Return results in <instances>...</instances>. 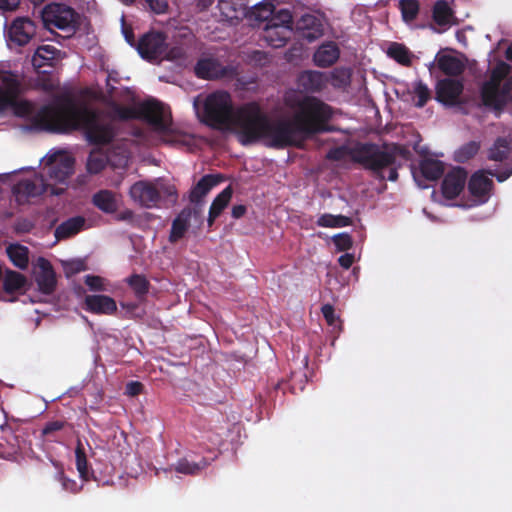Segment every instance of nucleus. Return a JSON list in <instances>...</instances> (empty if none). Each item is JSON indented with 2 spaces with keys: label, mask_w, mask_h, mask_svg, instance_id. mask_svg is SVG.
<instances>
[{
  "label": "nucleus",
  "mask_w": 512,
  "mask_h": 512,
  "mask_svg": "<svg viewBox=\"0 0 512 512\" xmlns=\"http://www.w3.org/2000/svg\"><path fill=\"white\" fill-rule=\"evenodd\" d=\"M286 101L293 109L292 119L272 120L256 103L234 110L230 94L216 91L204 101V117L212 127L233 130L244 145L263 141L271 147L299 145L308 135L321 130L331 117L330 107L316 98L303 97L293 102L287 97Z\"/></svg>",
  "instance_id": "f257e3e1"
},
{
  "label": "nucleus",
  "mask_w": 512,
  "mask_h": 512,
  "mask_svg": "<svg viewBox=\"0 0 512 512\" xmlns=\"http://www.w3.org/2000/svg\"><path fill=\"white\" fill-rule=\"evenodd\" d=\"M19 86L17 75L0 71V112L11 108L17 116L34 120L46 129H83L87 139L96 144L108 143L113 138L111 121L85 103L68 99L57 109L37 110L31 102L19 98Z\"/></svg>",
  "instance_id": "f03ea898"
},
{
  "label": "nucleus",
  "mask_w": 512,
  "mask_h": 512,
  "mask_svg": "<svg viewBox=\"0 0 512 512\" xmlns=\"http://www.w3.org/2000/svg\"><path fill=\"white\" fill-rule=\"evenodd\" d=\"M405 149L400 146H383L375 144H357L351 149L338 147L328 152L332 160H342L349 153L351 158L370 170L381 180L396 181L398 178L397 155H402Z\"/></svg>",
  "instance_id": "7ed1b4c3"
},
{
  "label": "nucleus",
  "mask_w": 512,
  "mask_h": 512,
  "mask_svg": "<svg viewBox=\"0 0 512 512\" xmlns=\"http://www.w3.org/2000/svg\"><path fill=\"white\" fill-rule=\"evenodd\" d=\"M109 113L111 118L119 120L143 118L163 142H184L185 135L172 127L169 113L156 100H148L134 107L120 106L113 102Z\"/></svg>",
  "instance_id": "20e7f679"
},
{
  "label": "nucleus",
  "mask_w": 512,
  "mask_h": 512,
  "mask_svg": "<svg viewBox=\"0 0 512 512\" xmlns=\"http://www.w3.org/2000/svg\"><path fill=\"white\" fill-rule=\"evenodd\" d=\"M510 72V66L505 62H500L492 70L490 79L485 82L481 89L482 101L486 106L495 108L501 107L508 98V94L512 90V77L509 78L503 87L502 80Z\"/></svg>",
  "instance_id": "39448f33"
},
{
  "label": "nucleus",
  "mask_w": 512,
  "mask_h": 512,
  "mask_svg": "<svg viewBox=\"0 0 512 512\" xmlns=\"http://www.w3.org/2000/svg\"><path fill=\"white\" fill-rule=\"evenodd\" d=\"M44 168H47L48 179L46 183L53 184L50 188L52 195H60L65 190L64 185L73 173L74 159L66 152L58 151L43 159Z\"/></svg>",
  "instance_id": "423d86ee"
},
{
  "label": "nucleus",
  "mask_w": 512,
  "mask_h": 512,
  "mask_svg": "<svg viewBox=\"0 0 512 512\" xmlns=\"http://www.w3.org/2000/svg\"><path fill=\"white\" fill-rule=\"evenodd\" d=\"M136 48L140 56L149 61H160L164 58L176 60L185 55V50L182 47H175L167 51L166 37L158 31H149L144 34Z\"/></svg>",
  "instance_id": "0eeeda50"
},
{
  "label": "nucleus",
  "mask_w": 512,
  "mask_h": 512,
  "mask_svg": "<svg viewBox=\"0 0 512 512\" xmlns=\"http://www.w3.org/2000/svg\"><path fill=\"white\" fill-rule=\"evenodd\" d=\"M42 20L45 27L51 31L59 29L70 34L76 28V14L71 7L65 4L47 5L42 11Z\"/></svg>",
  "instance_id": "6e6552de"
},
{
  "label": "nucleus",
  "mask_w": 512,
  "mask_h": 512,
  "mask_svg": "<svg viewBox=\"0 0 512 512\" xmlns=\"http://www.w3.org/2000/svg\"><path fill=\"white\" fill-rule=\"evenodd\" d=\"M53 184L46 183L42 175L35 174L33 177L20 180L13 188L16 201L19 204L29 202L31 198L38 197L44 192H50Z\"/></svg>",
  "instance_id": "1a4fd4ad"
},
{
  "label": "nucleus",
  "mask_w": 512,
  "mask_h": 512,
  "mask_svg": "<svg viewBox=\"0 0 512 512\" xmlns=\"http://www.w3.org/2000/svg\"><path fill=\"white\" fill-rule=\"evenodd\" d=\"M132 201L141 207L152 208L160 200V190L156 183L149 181H138L129 190Z\"/></svg>",
  "instance_id": "9d476101"
},
{
  "label": "nucleus",
  "mask_w": 512,
  "mask_h": 512,
  "mask_svg": "<svg viewBox=\"0 0 512 512\" xmlns=\"http://www.w3.org/2000/svg\"><path fill=\"white\" fill-rule=\"evenodd\" d=\"M324 26L325 21L322 16L305 14L298 20L296 29L301 38L312 42L323 35Z\"/></svg>",
  "instance_id": "9b49d317"
},
{
  "label": "nucleus",
  "mask_w": 512,
  "mask_h": 512,
  "mask_svg": "<svg viewBox=\"0 0 512 512\" xmlns=\"http://www.w3.org/2000/svg\"><path fill=\"white\" fill-rule=\"evenodd\" d=\"M35 281L39 290L44 294H51L56 287V275L51 263L43 257L37 259L34 266Z\"/></svg>",
  "instance_id": "f8f14e48"
},
{
  "label": "nucleus",
  "mask_w": 512,
  "mask_h": 512,
  "mask_svg": "<svg viewBox=\"0 0 512 512\" xmlns=\"http://www.w3.org/2000/svg\"><path fill=\"white\" fill-rule=\"evenodd\" d=\"M36 33V27L27 17L15 19L9 27V39L19 46L26 45Z\"/></svg>",
  "instance_id": "ddd939ff"
},
{
  "label": "nucleus",
  "mask_w": 512,
  "mask_h": 512,
  "mask_svg": "<svg viewBox=\"0 0 512 512\" xmlns=\"http://www.w3.org/2000/svg\"><path fill=\"white\" fill-rule=\"evenodd\" d=\"M463 91V85L455 79H443L436 86V98L445 105H455Z\"/></svg>",
  "instance_id": "4468645a"
},
{
  "label": "nucleus",
  "mask_w": 512,
  "mask_h": 512,
  "mask_svg": "<svg viewBox=\"0 0 512 512\" xmlns=\"http://www.w3.org/2000/svg\"><path fill=\"white\" fill-rule=\"evenodd\" d=\"M467 173L462 168L450 171L442 182V193L445 198L453 199L464 189Z\"/></svg>",
  "instance_id": "2eb2a0df"
},
{
  "label": "nucleus",
  "mask_w": 512,
  "mask_h": 512,
  "mask_svg": "<svg viewBox=\"0 0 512 512\" xmlns=\"http://www.w3.org/2000/svg\"><path fill=\"white\" fill-rule=\"evenodd\" d=\"M433 24L432 28L438 33H442L455 24L453 12L446 1L439 0L433 6Z\"/></svg>",
  "instance_id": "dca6fc26"
},
{
  "label": "nucleus",
  "mask_w": 512,
  "mask_h": 512,
  "mask_svg": "<svg viewBox=\"0 0 512 512\" xmlns=\"http://www.w3.org/2000/svg\"><path fill=\"white\" fill-rule=\"evenodd\" d=\"M84 303L86 310L95 314L110 315L117 309L115 300L106 295H87Z\"/></svg>",
  "instance_id": "f3484780"
},
{
  "label": "nucleus",
  "mask_w": 512,
  "mask_h": 512,
  "mask_svg": "<svg viewBox=\"0 0 512 512\" xmlns=\"http://www.w3.org/2000/svg\"><path fill=\"white\" fill-rule=\"evenodd\" d=\"M60 58L61 52L54 45L45 44L37 48L32 63L35 68L41 69L54 66Z\"/></svg>",
  "instance_id": "a211bd4d"
},
{
  "label": "nucleus",
  "mask_w": 512,
  "mask_h": 512,
  "mask_svg": "<svg viewBox=\"0 0 512 512\" xmlns=\"http://www.w3.org/2000/svg\"><path fill=\"white\" fill-rule=\"evenodd\" d=\"M492 184V180L483 171H479L471 177L468 187L471 194L478 198L477 202L483 203L487 200Z\"/></svg>",
  "instance_id": "6ab92c4d"
},
{
  "label": "nucleus",
  "mask_w": 512,
  "mask_h": 512,
  "mask_svg": "<svg viewBox=\"0 0 512 512\" xmlns=\"http://www.w3.org/2000/svg\"><path fill=\"white\" fill-rule=\"evenodd\" d=\"M339 56L340 51L337 44L334 42H326L315 51L313 61L316 66L329 67L338 60Z\"/></svg>",
  "instance_id": "aec40b11"
},
{
  "label": "nucleus",
  "mask_w": 512,
  "mask_h": 512,
  "mask_svg": "<svg viewBox=\"0 0 512 512\" xmlns=\"http://www.w3.org/2000/svg\"><path fill=\"white\" fill-rule=\"evenodd\" d=\"M292 34L291 28L275 27L266 24L263 31V39L274 48L283 47Z\"/></svg>",
  "instance_id": "412c9836"
},
{
  "label": "nucleus",
  "mask_w": 512,
  "mask_h": 512,
  "mask_svg": "<svg viewBox=\"0 0 512 512\" xmlns=\"http://www.w3.org/2000/svg\"><path fill=\"white\" fill-rule=\"evenodd\" d=\"M195 73L203 79H214L224 75V68L217 60L206 58L197 63Z\"/></svg>",
  "instance_id": "4be33fe9"
},
{
  "label": "nucleus",
  "mask_w": 512,
  "mask_h": 512,
  "mask_svg": "<svg viewBox=\"0 0 512 512\" xmlns=\"http://www.w3.org/2000/svg\"><path fill=\"white\" fill-rule=\"evenodd\" d=\"M85 225V219L81 216L72 217L61 223L55 229V237L59 239L69 238L80 232Z\"/></svg>",
  "instance_id": "5701e85b"
},
{
  "label": "nucleus",
  "mask_w": 512,
  "mask_h": 512,
  "mask_svg": "<svg viewBox=\"0 0 512 512\" xmlns=\"http://www.w3.org/2000/svg\"><path fill=\"white\" fill-rule=\"evenodd\" d=\"M299 82L306 90L319 91L325 86L327 77L319 71H305L300 75Z\"/></svg>",
  "instance_id": "b1692460"
},
{
  "label": "nucleus",
  "mask_w": 512,
  "mask_h": 512,
  "mask_svg": "<svg viewBox=\"0 0 512 512\" xmlns=\"http://www.w3.org/2000/svg\"><path fill=\"white\" fill-rule=\"evenodd\" d=\"M27 279L19 272L8 270L3 277V287L7 293H21L25 290Z\"/></svg>",
  "instance_id": "393cba45"
},
{
  "label": "nucleus",
  "mask_w": 512,
  "mask_h": 512,
  "mask_svg": "<svg viewBox=\"0 0 512 512\" xmlns=\"http://www.w3.org/2000/svg\"><path fill=\"white\" fill-rule=\"evenodd\" d=\"M191 211L183 210L173 221L169 240L177 242L180 240L190 226Z\"/></svg>",
  "instance_id": "a878e982"
},
{
  "label": "nucleus",
  "mask_w": 512,
  "mask_h": 512,
  "mask_svg": "<svg viewBox=\"0 0 512 512\" xmlns=\"http://www.w3.org/2000/svg\"><path fill=\"white\" fill-rule=\"evenodd\" d=\"M438 67L447 75H458L464 69L463 62L456 56L443 54L437 56Z\"/></svg>",
  "instance_id": "bb28decb"
},
{
  "label": "nucleus",
  "mask_w": 512,
  "mask_h": 512,
  "mask_svg": "<svg viewBox=\"0 0 512 512\" xmlns=\"http://www.w3.org/2000/svg\"><path fill=\"white\" fill-rule=\"evenodd\" d=\"M220 182L218 176L206 175L196 184L190 194L192 202H199L209 191Z\"/></svg>",
  "instance_id": "cd10ccee"
},
{
  "label": "nucleus",
  "mask_w": 512,
  "mask_h": 512,
  "mask_svg": "<svg viewBox=\"0 0 512 512\" xmlns=\"http://www.w3.org/2000/svg\"><path fill=\"white\" fill-rule=\"evenodd\" d=\"M7 254L12 263L20 268L26 269L29 263V250L27 247L20 244H10L6 248Z\"/></svg>",
  "instance_id": "c85d7f7f"
},
{
  "label": "nucleus",
  "mask_w": 512,
  "mask_h": 512,
  "mask_svg": "<svg viewBox=\"0 0 512 512\" xmlns=\"http://www.w3.org/2000/svg\"><path fill=\"white\" fill-rule=\"evenodd\" d=\"M232 189L230 186L226 187L212 202L209 210V225L221 214L224 208L228 205L232 197Z\"/></svg>",
  "instance_id": "c756f323"
},
{
  "label": "nucleus",
  "mask_w": 512,
  "mask_h": 512,
  "mask_svg": "<svg viewBox=\"0 0 512 512\" xmlns=\"http://www.w3.org/2000/svg\"><path fill=\"white\" fill-rule=\"evenodd\" d=\"M94 205L105 213H113L117 209L115 194L109 190H101L93 196Z\"/></svg>",
  "instance_id": "7c9ffc66"
},
{
  "label": "nucleus",
  "mask_w": 512,
  "mask_h": 512,
  "mask_svg": "<svg viewBox=\"0 0 512 512\" xmlns=\"http://www.w3.org/2000/svg\"><path fill=\"white\" fill-rule=\"evenodd\" d=\"M210 465V461L202 458L199 462H190L187 459H180L175 465V471L186 475H197Z\"/></svg>",
  "instance_id": "2f4dec72"
},
{
  "label": "nucleus",
  "mask_w": 512,
  "mask_h": 512,
  "mask_svg": "<svg viewBox=\"0 0 512 512\" xmlns=\"http://www.w3.org/2000/svg\"><path fill=\"white\" fill-rule=\"evenodd\" d=\"M130 157L129 150L127 148L126 143H120L113 146L109 153L108 159L112 163V165L117 167H124L127 165Z\"/></svg>",
  "instance_id": "473e14b6"
},
{
  "label": "nucleus",
  "mask_w": 512,
  "mask_h": 512,
  "mask_svg": "<svg viewBox=\"0 0 512 512\" xmlns=\"http://www.w3.org/2000/svg\"><path fill=\"white\" fill-rule=\"evenodd\" d=\"M317 225L328 228H341L351 224V219L343 215L322 214L317 219Z\"/></svg>",
  "instance_id": "72a5a7b5"
},
{
  "label": "nucleus",
  "mask_w": 512,
  "mask_h": 512,
  "mask_svg": "<svg viewBox=\"0 0 512 512\" xmlns=\"http://www.w3.org/2000/svg\"><path fill=\"white\" fill-rule=\"evenodd\" d=\"M75 457H76V467L79 472L80 477L84 481H88L91 476V472L88 465V460L86 457L85 449L83 444L78 441L75 448Z\"/></svg>",
  "instance_id": "f704fd0d"
},
{
  "label": "nucleus",
  "mask_w": 512,
  "mask_h": 512,
  "mask_svg": "<svg viewBox=\"0 0 512 512\" xmlns=\"http://www.w3.org/2000/svg\"><path fill=\"white\" fill-rule=\"evenodd\" d=\"M422 175L428 180H436L443 174V165L440 161L426 159L420 164Z\"/></svg>",
  "instance_id": "c9c22d12"
},
{
  "label": "nucleus",
  "mask_w": 512,
  "mask_h": 512,
  "mask_svg": "<svg viewBox=\"0 0 512 512\" xmlns=\"http://www.w3.org/2000/svg\"><path fill=\"white\" fill-rule=\"evenodd\" d=\"M389 57L402 65H409L411 62V52L402 44L392 43L387 50Z\"/></svg>",
  "instance_id": "e433bc0d"
},
{
  "label": "nucleus",
  "mask_w": 512,
  "mask_h": 512,
  "mask_svg": "<svg viewBox=\"0 0 512 512\" xmlns=\"http://www.w3.org/2000/svg\"><path fill=\"white\" fill-rule=\"evenodd\" d=\"M273 1L274 0H264L255 5L252 10V16L258 21H267L268 23L275 11Z\"/></svg>",
  "instance_id": "4c0bfd02"
},
{
  "label": "nucleus",
  "mask_w": 512,
  "mask_h": 512,
  "mask_svg": "<svg viewBox=\"0 0 512 512\" xmlns=\"http://www.w3.org/2000/svg\"><path fill=\"white\" fill-rule=\"evenodd\" d=\"M67 425L66 421L54 420L47 422L41 430V435L45 440L58 441L57 433L62 431Z\"/></svg>",
  "instance_id": "58836bf2"
},
{
  "label": "nucleus",
  "mask_w": 512,
  "mask_h": 512,
  "mask_svg": "<svg viewBox=\"0 0 512 512\" xmlns=\"http://www.w3.org/2000/svg\"><path fill=\"white\" fill-rule=\"evenodd\" d=\"M107 161H109L108 155H104L99 151H93L87 160V170L89 173L97 174L105 168Z\"/></svg>",
  "instance_id": "ea45409f"
},
{
  "label": "nucleus",
  "mask_w": 512,
  "mask_h": 512,
  "mask_svg": "<svg viewBox=\"0 0 512 512\" xmlns=\"http://www.w3.org/2000/svg\"><path fill=\"white\" fill-rule=\"evenodd\" d=\"M510 149L509 141L504 138H499L489 150V159L501 161L507 157Z\"/></svg>",
  "instance_id": "a19ab883"
},
{
  "label": "nucleus",
  "mask_w": 512,
  "mask_h": 512,
  "mask_svg": "<svg viewBox=\"0 0 512 512\" xmlns=\"http://www.w3.org/2000/svg\"><path fill=\"white\" fill-rule=\"evenodd\" d=\"M292 14L289 9H280L278 11H274L273 16L270 18L267 24L275 26V27H286L292 29Z\"/></svg>",
  "instance_id": "79ce46f5"
},
{
  "label": "nucleus",
  "mask_w": 512,
  "mask_h": 512,
  "mask_svg": "<svg viewBox=\"0 0 512 512\" xmlns=\"http://www.w3.org/2000/svg\"><path fill=\"white\" fill-rule=\"evenodd\" d=\"M53 465L57 469L56 479L61 482L63 489L71 493L79 492L80 487L77 482L65 476L62 464L58 461H53Z\"/></svg>",
  "instance_id": "37998d69"
},
{
  "label": "nucleus",
  "mask_w": 512,
  "mask_h": 512,
  "mask_svg": "<svg viewBox=\"0 0 512 512\" xmlns=\"http://www.w3.org/2000/svg\"><path fill=\"white\" fill-rule=\"evenodd\" d=\"M127 283L132 288L137 297H142L148 292V281L142 275H132L127 279Z\"/></svg>",
  "instance_id": "c03bdc74"
},
{
  "label": "nucleus",
  "mask_w": 512,
  "mask_h": 512,
  "mask_svg": "<svg viewBox=\"0 0 512 512\" xmlns=\"http://www.w3.org/2000/svg\"><path fill=\"white\" fill-rule=\"evenodd\" d=\"M400 9L402 17L406 22L414 20L419 11V4L417 0H401Z\"/></svg>",
  "instance_id": "a18cd8bd"
},
{
  "label": "nucleus",
  "mask_w": 512,
  "mask_h": 512,
  "mask_svg": "<svg viewBox=\"0 0 512 512\" xmlns=\"http://www.w3.org/2000/svg\"><path fill=\"white\" fill-rule=\"evenodd\" d=\"M479 148H480V146L477 142H475V141L469 142V143L463 145L461 148H459L455 152V159L458 162H465V161L469 160L470 158H472L474 155H476Z\"/></svg>",
  "instance_id": "49530a36"
},
{
  "label": "nucleus",
  "mask_w": 512,
  "mask_h": 512,
  "mask_svg": "<svg viewBox=\"0 0 512 512\" xmlns=\"http://www.w3.org/2000/svg\"><path fill=\"white\" fill-rule=\"evenodd\" d=\"M84 283L87 285L90 291L94 292H105L108 291L109 282L97 275H86L84 277Z\"/></svg>",
  "instance_id": "de8ad7c7"
},
{
  "label": "nucleus",
  "mask_w": 512,
  "mask_h": 512,
  "mask_svg": "<svg viewBox=\"0 0 512 512\" xmlns=\"http://www.w3.org/2000/svg\"><path fill=\"white\" fill-rule=\"evenodd\" d=\"M330 81L334 87H346L350 82V71L345 68L335 69L330 74Z\"/></svg>",
  "instance_id": "09e8293b"
},
{
  "label": "nucleus",
  "mask_w": 512,
  "mask_h": 512,
  "mask_svg": "<svg viewBox=\"0 0 512 512\" xmlns=\"http://www.w3.org/2000/svg\"><path fill=\"white\" fill-rule=\"evenodd\" d=\"M413 93L417 98V107H423L430 98V91L428 87L421 81L415 82L413 84Z\"/></svg>",
  "instance_id": "8fccbe9b"
},
{
  "label": "nucleus",
  "mask_w": 512,
  "mask_h": 512,
  "mask_svg": "<svg viewBox=\"0 0 512 512\" xmlns=\"http://www.w3.org/2000/svg\"><path fill=\"white\" fill-rule=\"evenodd\" d=\"M333 242L339 250H347L352 245V239L347 233H340L333 237Z\"/></svg>",
  "instance_id": "3c124183"
},
{
  "label": "nucleus",
  "mask_w": 512,
  "mask_h": 512,
  "mask_svg": "<svg viewBox=\"0 0 512 512\" xmlns=\"http://www.w3.org/2000/svg\"><path fill=\"white\" fill-rule=\"evenodd\" d=\"M148 7L156 14L165 13L168 8L167 0H145Z\"/></svg>",
  "instance_id": "603ef678"
},
{
  "label": "nucleus",
  "mask_w": 512,
  "mask_h": 512,
  "mask_svg": "<svg viewBox=\"0 0 512 512\" xmlns=\"http://www.w3.org/2000/svg\"><path fill=\"white\" fill-rule=\"evenodd\" d=\"M143 384L138 381H131L126 385V393L129 396H137L143 391Z\"/></svg>",
  "instance_id": "864d4df0"
},
{
  "label": "nucleus",
  "mask_w": 512,
  "mask_h": 512,
  "mask_svg": "<svg viewBox=\"0 0 512 512\" xmlns=\"http://www.w3.org/2000/svg\"><path fill=\"white\" fill-rule=\"evenodd\" d=\"M20 0H0V10L12 11L18 7Z\"/></svg>",
  "instance_id": "5fc2aeb1"
},
{
  "label": "nucleus",
  "mask_w": 512,
  "mask_h": 512,
  "mask_svg": "<svg viewBox=\"0 0 512 512\" xmlns=\"http://www.w3.org/2000/svg\"><path fill=\"white\" fill-rule=\"evenodd\" d=\"M338 262L341 267L348 269L352 266V264L354 262V256L352 254L346 253L339 257Z\"/></svg>",
  "instance_id": "6e6d98bb"
},
{
  "label": "nucleus",
  "mask_w": 512,
  "mask_h": 512,
  "mask_svg": "<svg viewBox=\"0 0 512 512\" xmlns=\"http://www.w3.org/2000/svg\"><path fill=\"white\" fill-rule=\"evenodd\" d=\"M203 438L209 442H211L213 445H220L223 441V438L221 434L219 433H209L206 432L205 435H203Z\"/></svg>",
  "instance_id": "4d7b16f0"
},
{
  "label": "nucleus",
  "mask_w": 512,
  "mask_h": 512,
  "mask_svg": "<svg viewBox=\"0 0 512 512\" xmlns=\"http://www.w3.org/2000/svg\"><path fill=\"white\" fill-rule=\"evenodd\" d=\"M116 218L119 221L132 222L134 219V213L132 210L126 209V210L120 212L116 216Z\"/></svg>",
  "instance_id": "13d9d810"
},
{
  "label": "nucleus",
  "mask_w": 512,
  "mask_h": 512,
  "mask_svg": "<svg viewBox=\"0 0 512 512\" xmlns=\"http://www.w3.org/2000/svg\"><path fill=\"white\" fill-rule=\"evenodd\" d=\"M322 313L325 320H334V308L333 306L326 304L322 307Z\"/></svg>",
  "instance_id": "bf43d9fd"
},
{
  "label": "nucleus",
  "mask_w": 512,
  "mask_h": 512,
  "mask_svg": "<svg viewBox=\"0 0 512 512\" xmlns=\"http://www.w3.org/2000/svg\"><path fill=\"white\" fill-rule=\"evenodd\" d=\"M246 212V208L243 205L234 206L232 209V215L234 218L242 217Z\"/></svg>",
  "instance_id": "052dcab7"
},
{
  "label": "nucleus",
  "mask_w": 512,
  "mask_h": 512,
  "mask_svg": "<svg viewBox=\"0 0 512 512\" xmlns=\"http://www.w3.org/2000/svg\"><path fill=\"white\" fill-rule=\"evenodd\" d=\"M490 175L494 176L493 173H489ZM512 174V166L506 170L504 173H500V174H495L497 180L499 182H503L505 181L510 175Z\"/></svg>",
  "instance_id": "680f3d73"
},
{
  "label": "nucleus",
  "mask_w": 512,
  "mask_h": 512,
  "mask_svg": "<svg viewBox=\"0 0 512 512\" xmlns=\"http://www.w3.org/2000/svg\"><path fill=\"white\" fill-rule=\"evenodd\" d=\"M67 268H69L71 272L76 273L82 269V264L80 262L70 263L67 265Z\"/></svg>",
  "instance_id": "e2e57ef3"
},
{
  "label": "nucleus",
  "mask_w": 512,
  "mask_h": 512,
  "mask_svg": "<svg viewBox=\"0 0 512 512\" xmlns=\"http://www.w3.org/2000/svg\"><path fill=\"white\" fill-rule=\"evenodd\" d=\"M231 0H219V6L220 9L225 13V10L230 6L233 5V3L230 2Z\"/></svg>",
  "instance_id": "0e129e2a"
},
{
  "label": "nucleus",
  "mask_w": 512,
  "mask_h": 512,
  "mask_svg": "<svg viewBox=\"0 0 512 512\" xmlns=\"http://www.w3.org/2000/svg\"><path fill=\"white\" fill-rule=\"evenodd\" d=\"M124 36H125V39L126 41L130 44V45H134L133 43V35H132V32H128L126 30H124Z\"/></svg>",
  "instance_id": "69168bd1"
},
{
  "label": "nucleus",
  "mask_w": 512,
  "mask_h": 512,
  "mask_svg": "<svg viewBox=\"0 0 512 512\" xmlns=\"http://www.w3.org/2000/svg\"><path fill=\"white\" fill-rule=\"evenodd\" d=\"M506 58L508 60H512V43L509 45V47L506 50Z\"/></svg>",
  "instance_id": "338daca9"
},
{
  "label": "nucleus",
  "mask_w": 512,
  "mask_h": 512,
  "mask_svg": "<svg viewBox=\"0 0 512 512\" xmlns=\"http://www.w3.org/2000/svg\"><path fill=\"white\" fill-rule=\"evenodd\" d=\"M181 31H182V33H181L182 36H187L190 34V32L188 31L187 28H183V29H181Z\"/></svg>",
  "instance_id": "774afa93"
}]
</instances>
